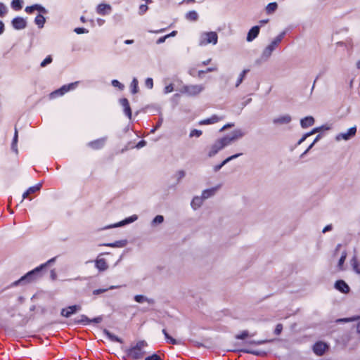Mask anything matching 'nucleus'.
<instances>
[{
  "mask_svg": "<svg viewBox=\"0 0 360 360\" xmlns=\"http://www.w3.org/2000/svg\"><path fill=\"white\" fill-rule=\"evenodd\" d=\"M18 139V132L17 128L15 127L14 136H13V141H12V144H11V149L16 153H18V148H17Z\"/></svg>",
  "mask_w": 360,
  "mask_h": 360,
  "instance_id": "33",
  "label": "nucleus"
},
{
  "mask_svg": "<svg viewBox=\"0 0 360 360\" xmlns=\"http://www.w3.org/2000/svg\"><path fill=\"white\" fill-rule=\"evenodd\" d=\"M144 360H163V359L158 354H153L150 356H146Z\"/></svg>",
  "mask_w": 360,
  "mask_h": 360,
  "instance_id": "48",
  "label": "nucleus"
},
{
  "mask_svg": "<svg viewBox=\"0 0 360 360\" xmlns=\"http://www.w3.org/2000/svg\"><path fill=\"white\" fill-rule=\"evenodd\" d=\"M127 244V240H117L114 243H105L103 245L111 248H123Z\"/></svg>",
  "mask_w": 360,
  "mask_h": 360,
  "instance_id": "28",
  "label": "nucleus"
},
{
  "mask_svg": "<svg viewBox=\"0 0 360 360\" xmlns=\"http://www.w3.org/2000/svg\"><path fill=\"white\" fill-rule=\"evenodd\" d=\"M278 46L274 42H271L262 51L260 58L257 60V63H260L266 62L271 57L274 51L277 48Z\"/></svg>",
  "mask_w": 360,
  "mask_h": 360,
  "instance_id": "7",
  "label": "nucleus"
},
{
  "mask_svg": "<svg viewBox=\"0 0 360 360\" xmlns=\"http://www.w3.org/2000/svg\"><path fill=\"white\" fill-rule=\"evenodd\" d=\"M111 6L106 4H100L96 8V12L100 15H106L111 11Z\"/></svg>",
  "mask_w": 360,
  "mask_h": 360,
  "instance_id": "21",
  "label": "nucleus"
},
{
  "mask_svg": "<svg viewBox=\"0 0 360 360\" xmlns=\"http://www.w3.org/2000/svg\"><path fill=\"white\" fill-rule=\"evenodd\" d=\"M145 85L147 88L151 89L153 87V80L152 78H147L145 82Z\"/></svg>",
  "mask_w": 360,
  "mask_h": 360,
  "instance_id": "55",
  "label": "nucleus"
},
{
  "mask_svg": "<svg viewBox=\"0 0 360 360\" xmlns=\"http://www.w3.org/2000/svg\"><path fill=\"white\" fill-rule=\"evenodd\" d=\"M164 221V217L162 215H157L151 221L152 226L160 224Z\"/></svg>",
  "mask_w": 360,
  "mask_h": 360,
  "instance_id": "41",
  "label": "nucleus"
},
{
  "mask_svg": "<svg viewBox=\"0 0 360 360\" xmlns=\"http://www.w3.org/2000/svg\"><path fill=\"white\" fill-rule=\"evenodd\" d=\"M277 7L278 4L276 2L269 3L266 7V11L268 13H271L277 9Z\"/></svg>",
  "mask_w": 360,
  "mask_h": 360,
  "instance_id": "40",
  "label": "nucleus"
},
{
  "mask_svg": "<svg viewBox=\"0 0 360 360\" xmlns=\"http://www.w3.org/2000/svg\"><path fill=\"white\" fill-rule=\"evenodd\" d=\"M240 352L247 353V354H254L255 356H264L266 354V353L262 350H255V349H240Z\"/></svg>",
  "mask_w": 360,
  "mask_h": 360,
  "instance_id": "31",
  "label": "nucleus"
},
{
  "mask_svg": "<svg viewBox=\"0 0 360 360\" xmlns=\"http://www.w3.org/2000/svg\"><path fill=\"white\" fill-rule=\"evenodd\" d=\"M356 133V126H354V127L349 128L347 132H342V133L338 134L336 136L335 139H336V141H338L340 140L347 141V140H349L352 137L354 136Z\"/></svg>",
  "mask_w": 360,
  "mask_h": 360,
  "instance_id": "10",
  "label": "nucleus"
},
{
  "mask_svg": "<svg viewBox=\"0 0 360 360\" xmlns=\"http://www.w3.org/2000/svg\"><path fill=\"white\" fill-rule=\"evenodd\" d=\"M45 22H46V18L41 14H38L34 19V22L38 26L39 28L44 27Z\"/></svg>",
  "mask_w": 360,
  "mask_h": 360,
  "instance_id": "32",
  "label": "nucleus"
},
{
  "mask_svg": "<svg viewBox=\"0 0 360 360\" xmlns=\"http://www.w3.org/2000/svg\"><path fill=\"white\" fill-rule=\"evenodd\" d=\"M291 121H292L291 116L288 114H285V115H281V116L274 118L272 120V122L275 125L280 126V125L288 124Z\"/></svg>",
  "mask_w": 360,
  "mask_h": 360,
  "instance_id": "12",
  "label": "nucleus"
},
{
  "mask_svg": "<svg viewBox=\"0 0 360 360\" xmlns=\"http://www.w3.org/2000/svg\"><path fill=\"white\" fill-rule=\"evenodd\" d=\"M174 90V87H173V84H170L167 86H166L164 89V93L165 94H169V93H171Z\"/></svg>",
  "mask_w": 360,
  "mask_h": 360,
  "instance_id": "59",
  "label": "nucleus"
},
{
  "mask_svg": "<svg viewBox=\"0 0 360 360\" xmlns=\"http://www.w3.org/2000/svg\"><path fill=\"white\" fill-rule=\"evenodd\" d=\"M283 330V325L281 324V323H278L276 325V328H275V330H274V333L276 335H278L281 334V331Z\"/></svg>",
  "mask_w": 360,
  "mask_h": 360,
  "instance_id": "58",
  "label": "nucleus"
},
{
  "mask_svg": "<svg viewBox=\"0 0 360 360\" xmlns=\"http://www.w3.org/2000/svg\"><path fill=\"white\" fill-rule=\"evenodd\" d=\"M74 31L78 34L87 33L89 32L86 29L83 27H77Z\"/></svg>",
  "mask_w": 360,
  "mask_h": 360,
  "instance_id": "60",
  "label": "nucleus"
},
{
  "mask_svg": "<svg viewBox=\"0 0 360 360\" xmlns=\"http://www.w3.org/2000/svg\"><path fill=\"white\" fill-rule=\"evenodd\" d=\"M162 333L164 334L165 337V339L169 342H170L171 344L172 345H177L179 342L178 341L173 338L172 337H171L167 330L165 328H163L162 330Z\"/></svg>",
  "mask_w": 360,
  "mask_h": 360,
  "instance_id": "35",
  "label": "nucleus"
},
{
  "mask_svg": "<svg viewBox=\"0 0 360 360\" xmlns=\"http://www.w3.org/2000/svg\"><path fill=\"white\" fill-rule=\"evenodd\" d=\"M11 24L15 30H22L27 27V22L22 17L14 18L11 21Z\"/></svg>",
  "mask_w": 360,
  "mask_h": 360,
  "instance_id": "14",
  "label": "nucleus"
},
{
  "mask_svg": "<svg viewBox=\"0 0 360 360\" xmlns=\"http://www.w3.org/2000/svg\"><path fill=\"white\" fill-rule=\"evenodd\" d=\"M148 346L146 340H139L135 345L131 346L126 350L127 356L133 360H140L148 353L146 348Z\"/></svg>",
  "mask_w": 360,
  "mask_h": 360,
  "instance_id": "1",
  "label": "nucleus"
},
{
  "mask_svg": "<svg viewBox=\"0 0 360 360\" xmlns=\"http://www.w3.org/2000/svg\"><path fill=\"white\" fill-rule=\"evenodd\" d=\"M357 319L355 318V317H352V318H345V319H338L336 321L338 323H342V322H349V321H355Z\"/></svg>",
  "mask_w": 360,
  "mask_h": 360,
  "instance_id": "57",
  "label": "nucleus"
},
{
  "mask_svg": "<svg viewBox=\"0 0 360 360\" xmlns=\"http://www.w3.org/2000/svg\"><path fill=\"white\" fill-rule=\"evenodd\" d=\"M78 84V82H75L73 83H70L68 85H63L60 89L55 90L54 91L51 92L50 94V97L51 98H56L58 96H63L68 91H69L71 89H75Z\"/></svg>",
  "mask_w": 360,
  "mask_h": 360,
  "instance_id": "9",
  "label": "nucleus"
},
{
  "mask_svg": "<svg viewBox=\"0 0 360 360\" xmlns=\"http://www.w3.org/2000/svg\"><path fill=\"white\" fill-rule=\"evenodd\" d=\"M204 86L202 84L185 85L181 89V92L190 96H195L202 92Z\"/></svg>",
  "mask_w": 360,
  "mask_h": 360,
  "instance_id": "6",
  "label": "nucleus"
},
{
  "mask_svg": "<svg viewBox=\"0 0 360 360\" xmlns=\"http://www.w3.org/2000/svg\"><path fill=\"white\" fill-rule=\"evenodd\" d=\"M218 41V35L215 32H202L199 39V45L202 46L208 44H217Z\"/></svg>",
  "mask_w": 360,
  "mask_h": 360,
  "instance_id": "5",
  "label": "nucleus"
},
{
  "mask_svg": "<svg viewBox=\"0 0 360 360\" xmlns=\"http://www.w3.org/2000/svg\"><path fill=\"white\" fill-rule=\"evenodd\" d=\"M103 333L112 342H117L122 343V340L119 337L116 336L115 335L110 333L107 329L103 330Z\"/></svg>",
  "mask_w": 360,
  "mask_h": 360,
  "instance_id": "30",
  "label": "nucleus"
},
{
  "mask_svg": "<svg viewBox=\"0 0 360 360\" xmlns=\"http://www.w3.org/2000/svg\"><path fill=\"white\" fill-rule=\"evenodd\" d=\"M25 12H27V13H33L34 11H36L35 9V4L32 5V6H27L25 9Z\"/></svg>",
  "mask_w": 360,
  "mask_h": 360,
  "instance_id": "62",
  "label": "nucleus"
},
{
  "mask_svg": "<svg viewBox=\"0 0 360 360\" xmlns=\"http://www.w3.org/2000/svg\"><path fill=\"white\" fill-rule=\"evenodd\" d=\"M137 219H138V216L136 214H134L132 216H130V217L124 219V220H122L118 223L109 225V226L105 227L104 229H111V228L122 226L133 223L135 221H136Z\"/></svg>",
  "mask_w": 360,
  "mask_h": 360,
  "instance_id": "11",
  "label": "nucleus"
},
{
  "mask_svg": "<svg viewBox=\"0 0 360 360\" xmlns=\"http://www.w3.org/2000/svg\"><path fill=\"white\" fill-rule=\"evenodd\" d=\"M228 146L229 145L227 144L224 137L217 139L212 145L207 147V156L209 158L214 157L220 150H221Z\"/></svg>",
  "mask_w": 360,
  "mask_h": 360,
  "instance_id": "4",
  "label": "nucleus"
},
{
  "mask_svg": "<svg viewBox=\"0 0 360 360\" xmlns=\"http://www.w3.org/2000/svg\"><path fill=\"white\" fill-rule=\"evenodd\" d=\"M335 288L342 293H347L350 290L349 285L343 280L337 281L335 283Z\"/></svg>",
  "mask_w": 360,
  "mask_h": 360,
  "instance_id": "17",
  "label": "nucleus"
},
{
  "mask_svg": "<svg viewBox=\"0 0 360 360\" xmlns=\"http://www.w3.org/2000/svg\"><path fill=\"white\" fill-rule=\"evenodd\" d=\"M80 310H81V306L76 305V304L75 305H72V306H69L68 308L62 309V310L60 311V315L62 316L68 318L72 314H75L77 311H80Z\"/></svg>",
  "mask_w": 360,
  "mask_h": 360,
  "instance_id": "13",
  "label": "nucleus"
},
{
  "mask_svg": "<svg viewBox=\"0 0 360 360\" xmlns=\"http://www.w3.org/2000/svg\"><path fill=\"white\" fill-rule=\"evenodd\" d=\"M202 135V131L198 129H193L190 132L189 136L190 137H199Z\"/></svg>",
  "mask_w": 360,
  "mask_h": 360,
  "instance_id": "53",
  "label": "nucleus"
},
{
  "mask_svg": "<svg viewBox=\"0 0 360 360\" xmlns=\"http://www.w3.org/2000/svg\"><path fill=\"white\" fill-rule=\"evenodd\" d=\"M138 80L136 78H134L132 79V82L131 83V85H130V87H131V92L133 94H135L138 92L139 91V86H138Z\"/></svg>",
  "mask_w": 360,
  "mask_h": 360,
  "instance_id": "39",
  "label": "nucleus"
},
{
  "mask_svg": "<svg viewBox=\"0 0 360 360\" xmlns=\"http://www.w3.org/2000/svg\"><path fill=\"white\" fill-rule=\"evenodd\" d=\"M7 12H8L7 6L4 4L0 2V16L1 17L4 16L7 13Z\"/></svg>",
  "mask_w": 360,
  "mask_h": 360,
  "instance_id": "47",
  "label": "nucleus"
},
{
  "mask_svg": "<svg viewBox=\"0 0 360 360\" xmlns=\"http://www.w3.org/2000/svg\"><path fill=\"white\" fill-rule=\"evenodd\" d=\"M146 145V141L144 140L140 141L136 146V148L139 149L144 147Z\"/></svg>",
  "mask_w": 360,
  "mask_h": 360,
  "instance_id": "64",
  "label": "nucleus"
},
{
  "mask_svg": "<svg viewBox=\"0 0 360 360\" xmlns=\"http://www.w3.org/2000/svg\"><path fill=\"white\" fill-rule=\"evenodd\" d=\"M327 348L328 345L325 342L319 341L314 345L313 352L318 356H322Z\"/></svg>",
  "mask_w": 360,
  "mask_h": 360,
  "instance_id": "15",
  "label": "nucleus"
},
{
  "mask_svg": "<svg viewBox=\"0 0 360 360\" xmlns=\"http://www.w3.org/2000/svg\"><path fill=\"white\" fill-rule=\"evenodd\" d=\"M134 300L140 304L147 302L149 304H155V300L152 298H148L145 295H136L134 297Z\"/></svg>",
  "mask_w": 360,
  "mask_h": 360,
  "instance_id": "23",
  "label": "nucleus"
},
{
  "mask_svg": "<svg viewBox=\"0 0 360 360\" xmlns=\"http://www.w3.org/2000/svg\"><path fill=\"white\" fill-rule=\"evenodd\" d=\"M106 141V138H101L97 140L91 141L88 143L89 146L92 148L93 149H100L105 145Z\"/></svg>",
  "mask_w": 360,
  "mask_h": 360,
  "instance_id": "22",
  "label": "nucleus"
},
{
  "mask_svg": "<svg viewBox=\"0 0 360 360\" xmlns=\"http://www.w3.org/2000/svg\"><path fill=\"white\" fill-rule=\"evenodd\" d=\"M53 60L51 56H48L40 64L41 68H45L47 65L50 64Z\"/></svg>",
  "mask_w": 360,
  "mask_h": 360,
  "instance_id": "46",
  "label": "nucleus"
},
{
  "mask_svg": "<svg viewBox=\"0 0 360 360\" xmlns=\"http://www.w3.org/2000/svg\"><path fill=\"white\" fill-rule=\"evenodd\" d=\"M351 264L353 268V270L358 274H360V264L358 262L356 257H353L351 260Z\"/></svg>",
  "mask_w": 360,
  "mask_h": 360,
  "instance_id": "36",
  "label": "nucleus"
},
{
  "mask_svg": "<svg viewBox=\"0 0 360 360\" xmlns=\"http://www.w3.org/2000/svg\"><path fill=\"white\" fill-rule=\"evenodd\" d=\"M249 336L248 330H243L240 334L236 335V338L238 340H244Z\"/></svg>",
  "mask_w": 360,
  "mask_h": 360,
  "instance_id": "50",
  "label": "nucleus"
},
{
  "mask_svg": "<svg viewBox=\"0 0 360 360\" xmlns=\"http://www.w3.org/2000/svg\"><path fill=\"white\" fill-rule=\"evenodd\" d=\"M204 200L202 196H195L191 202V206L194 210H196L202 206Z\"/></svg>",
  "mask_w": 360,
  "mask_h": 360,
  "instance_id": "25",
  "label": "nucleus"
},
{
  "mask_svg": "<svg viewBox=\"0 0 360 360\" xmlns=\"http://www.w3.org/2000/svg\"><path fill=\"white\" fill-rule=\"evenodd\" d=\"M108 290L107 288H101V289H96L93 291V294L94 295H99L101 293L105 292Z\"/></svg>",
  "mask_w": 360,
  "mask_h": 360,
  "instance_id": "63",
  "label": "nucleus"
},
{
  "mask_svg": "<svg viewBox=\"0 0 360 360\" xmlns=\"http://www.w3.org/2000/svg\"><path fill=\"white\" fill-rule=\"evenodd\" d=\"M112 85L115 87H117L120 90H123L124 88V84H122V83H120L118 80L117 79H113L112 81Z\"/></svg>",
  "mask_w": 360,
  "mask_h": 360,
  "instance_id": "49",
  "label": "nucleus"
},
{
  "mask_svg": "<svg viewBox=\"0 0 360 360\" xmlns=\"http://www.w3.org/2000/svg\"><path fill=\"white\" fill-rule=\"evenodd\" d=\"M220 120V118L217 115H212L210 118H207L200 121L199 124L201 125L211 124L216 123Z\"/></svg>",
  "mask_w": 360,
  "mask_h": 360,
  "instance_id": "27",
  "label": "nucleus"
},
{
  "mask_svg": "<svg viewBox=\"0 0 360 360\" xmlns=\"http://www.w3.org/2000/svg\"><path fill=\"white\" fill-rule=\"evenodd\" d=\"M120 103L124 108V114L127 116V117L129 119H131V108L129 105V101L127 98H123L120 100Z\"/></svg>",
  "mask_w": 360,
  "mask_h": 360,
  "instance_id": "18",
  "label": "nucleus"
},
{
  "mask_svg": "<svg viewBox=\"0 0 360 360\" xmlns=\"http://www.w3.org/2000/svg\"><path fill=\"white\" fill-rule=\"evenodd\" d=\"M186 18L190 21H196L198 19V14L195 11H191L186 14Z\"/></svg>",
  "mask_w": 360,
  "mask_h": 360,
  "instance_id": "34",
  "label": "nucleus"
},
{
  "mask_svg": "<svg viewBox=\"0 0 360 360\" xmlns=\"http://www.w3.org/2000/svg\"><path fill=\"white\" fill-rule=\"evenodd\" d=\"M45 268V264H41L39 266L35 268L34 269L27 272L25 275L22 276L18 281H15L13 283V286H17L19 285H25L27 283H30L37 279L40 276L41 271Z\"/></svg>",
  "mask_w": 360,
  "mask_h": 360,
  "instance_id": "3",
  "label": "nucleus"
},
{
  "mask_svg": "<svg viewBox=\"0 0 360 360\" xmlns=\"http://www.w3.org/2000/svg\"><path fill=\"white\" fill-rule=\"evenodd\" d=\"M260 30V27L255 25L252 27L248 32L246 40L248 42L252 41L255 38L257 37Z\"/></svg>",
  "mask_w": 360,
  "mask_h": 360,
  "instance_id": "16",
  "label": "nucleus"
},
{
  "mask_svg": "<svg viewBox=\"0 0 360 360\" xmlns=\"http://www.w3.org/2000/svg\"><path fill=\"white\" fill-rule=\"evenodd\" d=\"M268 342H269V340H252V341H250L249 343L252 344V345H262V344H264V343Z\"/></svg>",
  "mask_w": 360,
  "mask_h": 360,
  "instance_id": "56",
  "label": "nucleus"
},
{
  "mask_svg": "<svg viewBox=\"0 0 360 360\" xmlns=\"http://www.w3.org/2000/svg\"><path fill=\"white\" fill-rule=\"evenodd\" d=\"M328 129V127H326L325 126H322V127H316V128H314L311 131L308 132L307 134H309V136L316 133V132H319L320 131L321 129Z\"/></svg>",
  "mask_w": 360,
  "mask_h": 360,
  "instance_id": "52",
  "label": "nucleus"
},
{
  "mask_svg": "<svg viewBox=\"0 0 360 360\" xmlns=\"http://www.w3.org/2000/svg\"><path fill=\"white\" fill-rule=\"evenodd\" d=\"M22 0H13L11 1V7L15 11L20 10L22 8Z\"/></svg>",
  "mask_w": 360,
  "mask_h": 360,
  "instance_id": "37",
  "label": "nucleus"
},
{
  "mask_svg": "<svg viewBox=\"0 0 360 360\" xmlns=\"http://www.w3.org/2000/svg\"><path fill=\"white\" fill-rule=\"evenodd\" d=\"M148 7L146 4H141L140 6H139V13L141 15V14H143L145 12H146V11L148 10Z\"/></svg>",
  "mask_w": 360,
  "mask_h": 360,
  "instance_id": "61",
  "label": "nucleus"
},
{
  "mask_svg": "<svg viewBox=\"0 0 360 360\" xmlns=\"http://www.w3.org/2000/svg\"><path fill=\"white\" fill-rule=\"evenodd\" d=\"M249 70H244L240 74L239 77L237 79L236 86L238 87L242 82L245 76V75L248 72Z\"/></svg>",
  "mask_w": 360,
  "mask_h": 360,
  "instance_id": "43",
  "label": "nucleus"
},
{
  "mask_svg": "<svg viewBox=\"0 0 360 360\" xmlns=\"http://www.w3.org/2000/svg\"><path fill=\"white\" fill-rule=\"evenodd\" d=\"M314 123V119L311 116H307L300 120L301 127L304 129L311 127Z\"/></svg>",
  "mask_w": 360,
  "mask_h": 360,
  "instance_id": "26",
  "label": "nucleus"
},
{
  "mask_svg": "<svg viewBox=\"0 0 360 360\" xmlns=\"http://www.w3.org/2000/svg\"><path fill=\"white\" fill-rule=\"evenodd\" d=\"M95 266L100 271H103L108 269V265L105 259H96L95 260Z\"/></svg>",
  "mask_w": 360,
  "mask_h": 360,
  "instance_id": "24",
  "label": "nucleus"
},
{
  "mask_svg": "<svg viewBox=\"0 0 360 360\" xmlns=\"http://www.w3.org/2000/svg\"><path fill=\"white\" fill-rule=\"evenodd\" d=\"M245 135V132L241 129L233 130L230 135L223 136L227 144L229 146L233 142L242 139Z\"/></svg>",
  "mask_w": 360,
  "mask_h": 360,
  "instance_id": "8",
  "label": "nucleus"
},
{
  "mask_svg": "<svg viewBox=\"0 0 360 360\" xmlns=\"http://www.w3.org/2000/svg\"><path fill=\"white\" fill-rule=\"evenodd\" d=\"M45 268V264H41L39 266L35 268L34 269L27 272L25 275L22 276L18 281H15L13 283V286H17L19 285H25L27 283H30L37 279L40 276L41 271Z\"/></svg>",
  "mask_w": 360,
  "mask_h": 360,
  "instance_id": "2",
  "label": "nucleus"
},
{
  "mask_svg": "<svg viewBox=\"0 0 360 360\" xmlns=\"http://www.w3.org/2000/svg\"><path fill=\"white\" fill-rule=\"evenodd\" d=\"M35 9L36 11H38L39 12L46 14L48 13V11L46 8H45L44 6H42L40 4H35Z\"/></svg>",
  "mask_w": 360,
  "mask_h": 360,
  "instance_id": "51",
  "label": "nucleus"
},
{
  "mask_svg": "<svg viewBox=\"0 0 360 360\" xmlns=\"http://www.w3.org/2000/svg\"><path fill=\"white\" fill-rule=\"evenodd\" d=\"M217 70L216 68H208L205 70H199L198 71V77H201L202 74L210 72L215 71Z\"/></svg>",
  "mask_w": 360,
  "mask_h": 360,
  "instance_id": "54",
  "label": "nucleus"
},
{
  "mask_svg": "<svg viewBox=\"0 0 360 360\" xmlns=\"http://www.w3.org/2000/svg\"><path fill=\"white\" fill-rule=\"evenodd\" d=\"M240 155H242V153H237V154H235V155L228 157L224 161H222L219 165H215L213 168L214 171L215 172L219 171L222 168V167H224L226 164L229 162L231 160H233L240 157Z\"/></svg>",
  "mask_w": 360,
  "mask_h": 360,
  "instance_id": "19",
  "label": "nucleus"
},
{
  "mask_svg": "<svg viewBox=\"0 0 360 360\" xmlns=\"http://www.w3.org/2000/svg\"><path fill=\"white\" fill-rule=\"evenodd\" d=\"M185 176H186V172H185V171H184V170H179V171H178V172L176 173V174H175V176H176V178L177 182H178V183H179V182H180V181H181V180L185 177Z\"/></svg>",
  "mask_w": 360,
  "mask_h": 360,
  "instance_id": "45",
  "label": "nucleus"
},
{
  "mask_svg": "<svg viewBox=\"0 0 360 360\" xmlns=\"http://www.w3.org/2000/svg\"><path fill=\"white\" fill-rule=\"evenodd\" d=\"M347 252L346 251H343L342 252V255L338 261V268L340 269V270H343V264H344V262L347 258Z\"/></svg>",
  "mask_w": 360,
  "mask_h": 360,
  "instance_id": "38",
  "label": "nucleus"
},
{
  "mask_svg": "<svg viewBox=\"0 0 360 360\" xmlns=\"http://www.w3.org/2000/svg\"><path fill=\"white\" fill-rule=\"evenodd\" d=\"M285 34L286 31H283L272 41V42L275 43L276 46H278L279 43L282 41Z\"/></svg>",
  "mask_w": 360,
  "mask_h": 360,
  "instance_id": "42",
  "label": "nucleus"
},
{
  "mask_svg": "<svg viewBox=\"0 0 360 360\" xmlns=\"http://www.w3.org/2000/svg\"><path fill=\"white\" fill-rule=\"evenodd\" d=\"M41 187V184L39 183L35 186L30 187L27 191H28V193L30 195V194H32V193H34L39 191L40 190Z\"/></svg>",
  "mask_w": 360,
  "mask_h": 360,
  "instance_id": "44",
  "label": "nucleus"
},
{
  "mask_svg": "<svg viewBox=\"0 0 360 360\" xmlns=\"http://www.w3.org/2000/svg\"><path fill=\"white\" fill-rule=\"evenodd\" d=\"M220 185H218L215 187L202 191L201 196L204 200L208 199L209 198L214 196L217 193V190L220 188Z\"/></svg>",
  "mask_w": 360,
  "mask_h": 360,
  "instance_id": "20",
  "label": "nucleus"
},
{
  "mask_svg": "<svg viewBox=\"0 0 360 360\" xmlns=\"http://www.w3.org/2000/svg\"><path fill=\"white\" fill-rule=\"evenodd\" d=\"M75 323L76 324H89L91 323L90 319H89L86 315H80L79 317L75 319Z\"/></svg>",
  "mask_w": 360,
  "mask_h": 360,
  "instance_id": "29",
  "label": "nucleus"
}]
</instances>
